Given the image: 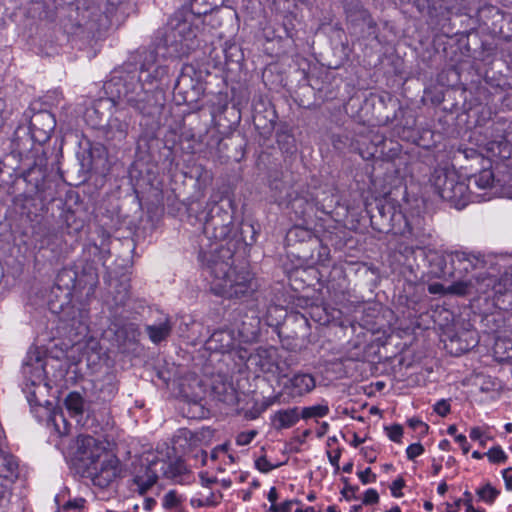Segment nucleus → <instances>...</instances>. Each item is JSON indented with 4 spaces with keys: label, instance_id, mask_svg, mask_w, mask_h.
<instances>
[{
    "label": "nucleus",
    "instance_id": "1",
    "mask_svg": "<svg viewBox=\"0 0 512 512\" xmlns=\"http://www.w3.org/2000/svg\"><path fill=\"white\" fill-rule=\"evenodd\" d=\"M137 71L130 64H123L115 69L104 83L107 99L100 100L93 108L98 113L100 108L115 106V99L132 108L137 114L154 118L162 113L165 94L159 89H152L137 79Z\"/></svg>",
    "mask_w": 512,
    "mask_h": 512
},
{
    "label": "nucleus",
    "instance_id": "2",
    "mask_svg": "<svg viewBox=\"0 0 512 512\" xmlns=\"http://www.w3.org/2000/svg\"><path fill=\"white\" fill-rule=\"evenodd\" d=\"M199 260L212 277L211 291L227 299H240L256 291L257 284L251 272L245 267L233 266V249L215 247L204 250L201 244Z\"/></svg>",
    "mask_w": 512,
    "mask_h": 512
},
{
    "label": "nucleus",
    "instance_id": "3",
    "mask_svg": "<svg viewBox=\"0 0 512 512\" xmlns=\"http://www.w3.org/2000/svg\"><path fill=\"white\" fill-rule=\"evenodd\" d=\"M11 155L0 160V184L13 185L17 178H22L26 184L24 194L28 198H37L41 202H51L57 194L58 180L49 166L45 150L36 153L33 162L20 174H15L16 168L8 162L13 160Z\"/></svg>",
    "mask_w": 512,
    "mask_h": 512
},
{
    "label": "nucleus",
    "instance_id": "4",
    "mask_svg": "<svg viewBox=\"0 0 512 512\" xmlns=\"http://www.w3.org/2000/svg\"><path fill=\"white\" fill-rule=\"evenodd\" d=\"M75 466L82 477L89 478L93 485L102 489L107 488L121 473L119 459L103 442L90 435L77 438Z\"/></svg>",
    "mask_w": 512,
    "mask_h": 512
},
{
    "label": "nucleus",
    "instance_id": "5",
    "mask_svg": "<svg viewBox=\"0 0 512 512\" xmlns=\"http://www.w3.org/2000/svg\"><path fill=\"white\" fill-rule=\"evenodd\" d=\"M199 26L185 19L183 13H174L167 24L154 36V51L163 50L164 57L177 58L188 55L197 46Z\"/></svg>",
    "mask_w": 512,
    "mask_h": 512
},
{
    "label": "nucleus",
    "instance_id": "6",
    "mask_svg": "<svg viewBox=\"0 0 512 512\" xmlns=\"http://www.w3.org/2000/svg\"><path fill=\"white\" fill-rule=\"evenodd\" d=\"M367 213L369 214L371 226L379 233H393L407 235L415 238L416 247L426 243L425 235L421 237L414 232V229L407 222L404 214L398 210L392 203L384 199H376L374 205L368 204Z\"/></svg>",
    "mask_w": 512,
    "mask_h": 512
},
{
    "label": "nucleus",
    "instance_id": "7",
    "mask_svg": "<svg viewBox=\"0 0 512 512\" xmlns=\"http://www.w3.org/2000/svg\"><path fill=\"white\" fill-rule=\"evenodd\" d=\"M124 64H130L137 71V79L146 86L159 89L164 94L169 88L170 67L158 61L156 51L139 49Z\"/></svg>",
    "mask_w": 512,
    "mask_h": 512
},
{
    "label": "nucleus",
    "instance_id": "8",
    "mask_svg": "<svg viewBox=\"0 0 512 512\" xmlns=\"http://www.w3.org/2000/svg\"><path fill=\"white\" fill-rule=\"evenodd\" d=\"M430 182L435 192L458 210L465 208L471 202V194L468 193L470 186L460 180L454 168L436 167L431 174Z\"/></svg>",
    "mask_w": 512,
    "mask_h": 512
},
{
    "label": "nucleus",
    "instance_id": "9",
    "mask_svg": "<svg viewBox=\"0 0 512 512\" xmlns=\"http://www.w3.org/2000/svg\"><path fill=\"white\" fill-rule=\"evenodd\" d=\"M208 202L207 212L204 216L203 234L206 240H214L215 244L210 245V249L216 247L218 241L228 242L233 232V215L230 211L231 204L229 201L225 202Z\"/></svg>",
    "mask_w": 512,
    "mask_h": 512
},
{
    "label": "nucleus",
    "instance_id": "10",
    "mask_svg": "<svg viewBox=\"0 0 512 512\" xmlns=\"http://www.w3.org/2000/svg\"><path fill=\"white\" fill-rule=\"evenodd\" d=\"M286 207L295 219L302 220L305 224L312 222L317 217V213L330 214L332 205L325 204L323 200H317L313 197V192L309 188L300 187L291 189L286 195Z\"/></svg>",
    "mask_w": 512,
    "mask_h": 512
},
{
    "label": "nucleus",
    "instance_id": "11",
    "mask_svg": "<svg viewBox=\"0 0 512 512\" xmlns=\"http://www.w3.org/2000/svg\"><path fill=\"white\" fill-rule=\"evenodd\" d=\"M342 6L350 33L365 40H378V24L361 0H342Z\"/></svg>",
    "mask_w": 512,
    "mask_h": 512
},
{
    "label": "nucleus",
    "instance_id": "12",
    "mask_svg": "<svg viewBox=\"0 0 512 512\" xmlns=\"http://www.w3.org/2000/svg\"><path fill=\"white\" fill-rule=\"evenodd\" d=\"M467 180L470 186L468 193L471 194V202L490 200L500 193L502 188L500 179L495 177L490 165L486 167L483 164L482 169L469 175Z\"/></svg>",
    "mask_w": 512,
    "mask_h": 512
},
{
    "label": "nucleus",
    "instance_id": "13",
    "mask_svg": "<svg viewBox=\"0 0 512 512\" xmlns=\"http://www.w3.org/2000/svg\"><path fill=\"white\" fill-rule=\"evenodd\" d=\"M252 120L255 129L265 139H269L276 128L278 115L270 99L256 93L251 103Z\"/></svg>",
    "mask_w": 512,
    "mask_h": 512
},
{
    "label": "nucleus",
    "instance_id": "14",
    "mask_svg": "<svg viewBox=\"0 0 512 512\" xmlns=\"http://www.w3.org/2000/svg\"><path fill=\"white\" fill-rule=\"evenodd\" d=\"M286 242L293 249L292 253L303 260L313 259L314 251L321 247L320 239L304 225L290 228L286 234Z\"/></svg>",
    "mask_w": 512,
    "mask_h": 512
},
{
    "label": "nucleus",
    "instance_id": "15",
    "mask_svg": "<svg viewBox=\"0 0 512 512\" xmlns=\"http://www.w3.org/2000/svg\"><path fill=\"white\" fill-rule=\"evenodd\" d=\"M452 283L468 282L475 274L486 269L487 262L482 256L455 251L451 255Z\"/></svg>",
    "mask_w": 512,
    "mask_h": 512
},
{
    "label": "nucleus",
    "instance_id": "16",
    "mask_svg": "<svg viewBox=\"0 0 512 512\" xmlns=\"http://www.w3.org/2000/svg\"><path fill=\"white\" fill-rule=\"evenodd\" d=\"M115 111L111 114L108 122L103 125L101 122L96 125L101 129L103 138L113 147L122 144L128 136L132 117L124 107L113 106Z\"/></svg>",
    "mask_w": 512,
    "mask_h": 512
},
{
    "label": "nucleus",
    "instance_id": "17",
    "mask_svg": "<svg viewBox=\"0 0 512 512\" xmlns=\"http://www.w3.org/2000/svg\"><path fill=\"white\" fill-rule=\"evenodd\" d=\"M495 277L489 275L485 270L475 274L473 279L468 282H460L448 286L449 294L456 296H467L472 294L487 295V298H493Z\"/></svg>",
    "mask_w": 512,
    "mask_h": 512
},
{
    "label": "nucleus",
    "instance_id": "18",
    "mask_svg": "<svg viewBox=\"0 0 512 512\" xmlns=\"http://www.w3.org/2000/svg\"><path fill=\"white\" fill-rule=\"evenodd\" d=\"M79 287L78 273L70 268L61 269L53 285V293L61 292L62 299L51 301V312L59 313L64 311L65 305L70 304L72 291Z\"/></svg>",
    "mask_w": 512,
    "mask_h": 512
},
{
    "label": "nucleus",
    "instance_id": "19",
    "mask_svg": "<svg viewBox=\"0 0 512 512\" xmlns=\"http://www.w3.org/2000/svg\"><path fill=\"white\" fill-rule=\"evenodd\" d=\"M60 319L66 323L70 339L79 342L85 338L89 332L88 311L86 309L76 308L70 304L65 305L64 311L58 313Z\"/></svg>",
    "mask_w": 512,
    "mask_h": 512
},
{
    "label": "nucleus",
    "instance_id": "20",
    "mask_svg": "<svg viewBox=\"0 0 512 512\" xmlns=\"http://www.w3.org/2000/svg\"><path fill=\"white\" fill-rule=\"evenodd\" d=\"M45 380L30 379L27 380L23 392L33 412H37L38 408H43L45 414L38 417H50L54 410V403L50 401L47 396L50 386L44 382Z\"/></svg>",
    "mask_w": 512,
    "mask_h": 512
},
{
    "label": "nucleus",
    "instance_id": "21",
    "mask_svg": "<svg viewBox=\"0 0 512 512\" xmlns=\"http://www.w3.org/2000/svg\"><path fill=\"white\" fill-rule=\"evenodd\" d=\"M315 386L316 381L311 374L298 372L283 383L281 392L273 397L272 402L280 403L283 395L290 398L302 397L310 393Z\"/></svg>",
    "mask_w": 512,
    "mask_h": 512
},
{
    "label": "nucleus",
    "instance_id": "22",
    "mask_svg": "<svg viewBox=\"0 0 512 512\" xmlns=\"http://www.w3.org/2000/svg\"><path fill=\"white\" fill-rule=\"evenodd\" d=\"M194 381L199 386V392H189V387L181 384L180 393L184 401L180 409L183 416L188 419H203L207 416L208 410L202 403L204 397L200 382L196 379Z\"/></svg>",
    "mask_w": 512,
    "mask_h": 512
},
{
    "label": "nucleus",
    "instance_id": "23",
    "mask_svg": "<svg viewBox=\"0 0 512 512\" xmlns=\"http://www.w3.org/2000/svg\"><path fill=\"white\" fill-rule=\"evenodd\" d=\"M258 230L250 222H241L237 228L233 226V232L225 245H216V247H229L233 249V255L247 247L252 246L256 242Z\"/></svg>",
    "mask_w": 512,
    "mask_h": 512
},
{
    "label": "nucleus",
    "instance_id": "24",
    "mask_svg": "<svg viewBox=\"0 0 512 512\" xmlns=\"http://www.w3.org/2000/svg\"><path fill=\"white\" fill-rule=\"evenodd\" d=\"M118 392V379L114 372L108 371L91 381V394L95 401L109 402Z\"/></svg>",
    "mask_w": 512,
    "mask_h": 512
},
{
    "label": "nucleus",
    "instance_id": "25",
    "mask_svg": "<svg viewBox=\"0 0 512 512\" xmlns=\"http://www.w3.org/2000/svg\"><path fill=\"white\" fill-rule=\"evenodd\" d=\"M451 255L452 252L442 253L438 251H430L426 255L428 263L427 276L429 278L452 281V274H450V271L452 270Z\"/></svg>",
    "mask_w": 512,
    "mask_h": 512
},
{
    "label": "nucleus",
    "instance_id": "26",
    "mask_svg": "<svg viewBox=\"0 0 512 512\" xmlns=\"http://www.w3.org/2000/svg\"><path fill=\"white\" fill-rule=\"evenodd\" d=\"M55 127V117L51 112L47 110H41L37 113H34L29 123L31 137H33L38 142H44L48 140Z\"/></svg>",
    "mask_w": 512,
    "mask_h": 512
},
{
    "label": "nucleus",
    "instance_id": "27",
    "mask_svg": "<svg viewBox=\"0 0 512 512\" xmlns=\"http://www.w3.org/2000/svg\"><path fill=\"white\" fill-rule=\"evenodd\" d=\"M276 360L277 350L274 347L259 348L255 353L249 354L247 363L258 366L260 371L264 373L273 372V368H275L279 377L286 378L287 374L284 372L283 368L277 364Z\"/></svg>",
    "mask_w": 512,
    "mask_h": 512
},
{
    "label": "nucleus",
    "instance_id": "28",
    "mask_svg": "<svg viewBox=\"0 0 512 512\" xmlns=\"http://www.w3.org/2000/svg\"><path fill=\"white\" fill-rule=\"evenodd\" d=\"M100 21L101 15H93L84 23L78 24L75 34L83 45L94 48L95 44L105 36V28Z\"/></svg>",
    "mask_w": 512,
    "mask_h": 512
},
{
    "label": "nucleus",
    "instance_id": "29",
    "mask_svg": "<svg viewBox=\"0 0 512 512\" xmlns=\"http://www.w3.org/2000/svg\"><path fill=\"white\" fill-rule=\"evenodd\" d=\"M46 358L38 348L30 349L24 359L22 371L26 380L35 379L45 380L46 378Z\"/></svg>",
    "mask_w": 512,
    "mask_h": 512
},
{
    "label": "nucleus",
    "instance_id": "30",
    "mask_svg": "<svg viewBox=\"0 0 512 512\" xmlns=\"http://www.w3.org/2000/svg\"><path fill=\"white\" fill-rule=\"evenodd\" d=\"M371 143L374 149L369 154L373 158L389 162L397 158L401 152V145L398 142L386 139L383 135H374Z\"/></svg>",
    "mask_w": 512,
    "mask_h": 512
},
{
    "label": "nucleus",
    "instance_id": "31",
    "mask_svg": "<svg viewBox=\"0 0 512 512\" xmlns=\"http://www.w3.org/2000/svg\"><path fill=\"white\" fill-rule=\"evenodd\" d=\"M158 464H161L160 471L163 477L172 480L174 483L183 484L185 478L190 476V470L181 457L161 461Z\"/></svg>",
    "mask_w": 512,
    "mask_h": 512
},
{
    "label": "nucleus",
    "instance_id": "32",
    "mask_svg": "<svg viewBox=\"0 0 512 512\" xmlns=\"http://www.w3.org/2000/svg\"><path fill=\"white\" fill-rule=\"evenodd\" d=\"M130 299V285L126 281H119L111 291V296L107 300L109 308L114 316L121 314L120 308H124Z\"/></svg>",
    "mask_w": 512,
    "mask_h": 512
},
{
    "label": "nucleus",
    "instance_id": "33",
    "mask_svg": "<svg viewBox=\"0 0 512 512\" xmlns=\"http://www.w3.org/2000/svg\"><path fill=\"white\" fill-rule=\"evenodd\" d=\"M212 10L213 5L208 0H188V2L175 13H183L185 19H189L192 23H195V20H199Z\"/></svg>",
    "mask_w": 512,
    "mask_h": 512
},
{
    "label": "nucleus",
    "instance_id": "34",
    "mask_svg": "<svg viewBox=\"0 0 512 512\" xmlns=\"http://www.w3.org/2000/svg\"><path fill=\"white\" fill-rule=\"evenodd\" d=\"M194 72L193 66H185L182 69L173 87L174 99L202 85L198 79L192 77V73Z\"/></svg>",
    "mask_w": 512,
    "mask_h": 512
},
{
    "label": "nucleus",
    "instance_id": "35",
    "mask_svg": "<svg viewBox=\"0 0 512 512\" xmlns=\"http://www.w3.org/2000/svg\"><path fill=\"white\" fill-rule=\"evenodd\" d=\"M276 141L280 150L286 154L297 151L296 139L292 127L286 122H280L276 128Z\"/></svg>",
    "mask_w": 512,
    "mask_h": 512
},
{
    "label": "nucleus",
    "instance_id": "36",
    "mask_svg": "<svg viewBox=\"0 0 512 512\" xmlns=\"http://www.w3.org/2000/svg\"><path fill=\"white\" fill-rule=\"evenodd\" d=\"M64 405L70 416L76 418L78 423L81 422L85 413H87V417H89L90 411L89 408L86 407V401L77 391H72L66 396Z\"/></svg>",
    "mask_w": 512,
    "mask_h": 512
},
{
    "label": "nucleus",
    "instance_id": "37",
    "mask_svg": "<svg viewBox=\"0 0 512 512\" xmlns=\"http://www.w3.org/2000/svg\"><path fill=\"white\" fill-rule=\"evenodd\" d=\"M300 419L298 407L281 409L271 418L272 425L276 430L288 429L293 427Z\"/></svg>",
    "mask_w": 512,
    "mask_h": 512
},
{
    "label": "nucleus",
    "instance_id": "38",
    "mask_svg": "<svg viewBox=\"0 0 512 512\" xmlns=\"http://www.w3.org/2000/svg\"><path fill=\"white\" fill-rule=\"evenodd\" d=\"M485 150L488 156L509 159L512 155V144L504 134H499L495 139L487 142Z\"/></svg>",
    "mask_w": 512,
    "mask_h": 512
},
{
    "label": "nucleus",
    "instance_id": "39",
    "mask_svg": "<svg viewBox=\"0 0 512 512\" xmlns=\"http://www.w3.org/2000/svg\"><path fill=\"white\" fill-rule=\"evenodd\" d=\"M207 345L210 350L225 353L233 345L232 334L226 330H217L207 340Z\"/></svg>",
    "mask_w": 512,
    "mask_h": 512
},
{
    "label": "nucleus",
    "instance_id": "40",
    "mask_svg": "<svg viewBox=\"0 0 512 512\" xmlns=\"http://www.w3.org/2000/svg\"><path fill=\"white\" fill-rule=\"evenodd\" d=\"M78 281L80 289L87 288V295L94 293L99 283V277L97 269L93 264H86L83 267L81 274H78Z\"/></svg>",
    "mask_w": 512,
    "mask_h": 512
},
{
    "label": "nucleus",
    "instance_id": "41",
    "mask_svg": "<svg viewBox=\"0 0 512 512\" xmlns=\"http://www.w3.org/2000/svg\"><path fill=\"white\" fill-rule=\"evenodd\" d=\"M145 331L148 334L150 340L158 344L165 340L172 331V326L168 320L159 323V324H153V325H146Z\"/></svg>",
    "mask_w": 512,
    "mask_h": 512
},
{
    "label": "nucleus",
    "instance_id": "42",
    "mask_svg": "<svg viewBox=\"0 0 512 512\" xmlns=\"http://www.w3.org/2000/svg\"><path fill=\"white\" fill-rule=\"evenodd\" d=\"M61 218L63 219L68 234L80 232L84 227V221L78 218L74 211L66 209L63 211Z\"/></svg>",
    "mask_w": 512,
    "mask_h": 512
},
{
    "label": "nucleus",
    "instance_id": "43",
    "mask_svg": "<svg viewBox=\"0 0 512 512\" xmlns=\"http://www.w3.org/2000/svg\"><path fill=\"white\" fill-rule=\"evenodd\" d=\"M225 64H239L243 60V53L239 45L235 43H225L223 49Z\"/></svg>",
    "mask_w": 512,
    "mask_h": 512
},
{
    "label": "nucleus",
    "instance_id": "44",
    "mask_svg": "<svg viewBox=\"0 0 512 512\" xmlns=\"http://www.w3.org/2000/svg\"><path fill=\"white\" fill-rule=\"evenodd\" d=\"M203 91H204V88H203V84H202V85L194 88L193 90L185 93L184 95L177 97L175 99V101L177 102L178 105L186 104L188 106L193 107L195 104L198 103V101L203 96Z\"/></svg>",
    "mask_w": 512,
    "mask_h": 512
},
{
    "label": "nucleus",
    "instance_id": "45",
    "mask_svg": "<svg viewBox=\"0 0 512 512\" xmlns=\"http://www.w3.org/2000/svg\"><path fill=\"white\" fill-rule=\"evenodd\" d=\"M378 100H379V103L381 106L389 105L391 108L394 109V112L392 115L387 114L383 117V122L385 124L393 123L394 120L397 118L396 110H401L399 101L389 94L386 96H379Z\"/></svg>",
    "mask_w": 512,
    "mask_h": 512
},
{
    "label": "nucleus",
    "instance_id": "46",
    "mask_svg": "<svg viewBox=\"0 0 512 512\" xmlns=\"http://www.w3.org/2000/svg\"><path fill=\"white\" fill-rule=\"evenodd\" d=\"M329 413V408L326 405H315L311 407H304L300 412V418L309 419L313 417H324Z\"/></svg>",
    "mask_w": 512,
    "mask_h": 512
},
{
    "label": "nucleus",
    "instance_id": "47",
    "mask_svg": "<svg viewBox=\"0 0 512 512\" xmlns=\"http://www.w3.org/2000/svg\"><path fill=\"white\" fill-rule=\"evenodd\" d=\"M479 18L485 25H487V19L491 16L496 18L495 22H492L493 25H496L498 20H503V15L501 11L495 6H485L479 9Z\"/></svg>",
    "mask_w": 512,
    "mask_h": 512
},
{
    "label": "nucleus",
    "instance_id": "48",
    "mask_svg": "<svg viewBox=\"0 0 512 512\" xmlns=\"http://www.w3.org/2000/svg\"><path fill=\"white\" fill-rule=\"evenodd\" d=\"M478 496L488 504H492L500 494L499 490L487 483L482 488L477 490Z\"/></svg>",
    "mask_w": 512,
    "mask_h": 512
},
{
    "label": "nucleus",
    "instance_id": "49",
    "mask_svg": "<svg viewBox=\"0 0 512 512\" xmlns=\"http://www.w3.org/2000/svg\"><path fill=\"white\" fill-rule=\"evenodd\" d=\"M511 296L510 291L506 286L503 285V280L500 277L499 279L495 278V285L493 291V299L499 303L501 297Z\"/></svg>",
    "mask_w": 512,
    "mask_h": 512
},
{
    "label": "nucleus",
    "instance_id": "50",
    "mask_svg": "<svg viewBox=\"0 0 512 512\" xmlns=\"http://www.w3.org/2000/svg\"><path fill=\"white\" fill-rule=\"evenodd\" d=\"M486 455L492 463H503L507 460V455L500 446L492 447Z\"/></svg>",
    "mask_w": 512,
    "mask_h": 512
},
{
    "label": "nucleus",
    "instance_id": "51",
    "mask_svg": "<svg viewBox=\"0 0 512 512\" xmlns=\"http://www.w3.org/2000/svg\"><path fill=\"white\" fill-rule=\"evenodd\" d=\"M195 170L198 173L197 182L199 187H207L212 182V173L202 166L197 167Z\"/></svg>",
    "mask_w": 512,
    "mask_h": 512
},
{
    "label": "nucleus",
    "instance_id": "52",
    "mask_svg": "<svg viewBox=\"0 0 512 512\" xmlns=\"http://www.w3.org/2000/svg\"><path fill=\"white\" fill-rule=\"evenodd\" d=\"M132 482L137 486L135 491L141 496H144L154 486L152 480L143 482V479L140 476H134Z\"/></svg>",
    "mask_w": 512,
    "mask_h": 512
},
{
    "label": "nucleus",
    "instance_id": "53",
    "mask_svg": "<svg viewBox=\"0 0 512 512\" xmlns=\"http://www.w3.org/2000/svg\"><path fill=\"white\" fill-rule=\"evenodd\" d=\"M313 197H316L317 200H323L325 201V204H331L332 209L335 206V197L334 194L331 191H326L324 189H314L313 191Z\"/></svg>",
    "mask_w": 512,
    "mask_h": 512
},
{
    "label": "nucleus",
    "instance_id": "54",
    "mask_svg": "<svg viewBox=\"0 0 512 512\" xmlns=\"http://www.w3.org/2000/svg\"><path fill=\"white\" fill-rule=\"evenodd\" d=\"M332 143L335 149L342 151L351 146L352 140L347 135L337 134L332 136Z\"/></svg>",
    "mask_w": 512,
    "mask_h": 512
},
{
    "label": "nucleus",
    "instance_id": "55",
    "mask_svg": "<svg viewBox=\"0 0 512 512\" xmlns=\"http://www.w3.org/2000/svg\"><path fill=\"white\" fill-rule=\"evenodd\" d=\"M157 464L158 462H152L150 465L145 467L143 473H138L135 476H140L143 479V482H147V480H152L153 485H155L158 480V474L155 470H153L152 466Z\"/></svg>",
    "mask_w": 512,
    "mask_h": 512
},
{
    "label": "nucleus",
    "instance_id": "56",
    "mask_svg": "<svg viewBox=\"0 0 512 512\" xmlns=\"http://www.w3.org/2000/svg\"><path fill=\"white\" fill-rule=\"evenodd\" d=\"M342 481L344 483V487L343 489L341 490V495L346 499V500H350V499H357V497L355 496V493L358 491L359 487L358 486H352L350 485L349 483V479L346 478V477H343L342 478Z\"/></svg>",
    "mask_w": 512,
    "mask_h": 512
},
{
    "label": "nucleus",
    "instance_id": "57",
    "mask_svg": "<svg viewBox=\"0 0 512 512\" xmlns=\"http://www.w3.org/2000/svg\"><path fill=\"white\" fill-rule=\"evenodd\" d=\"M463 153L467 159H471L472 161H475L476 163H479L481 165L490 164V160L488 158H485L482 155V153L478 152L475 149H465L463 151Z\"/></svg>",
    "mask_w": 512,
    "mask_h": 512
},
{
    "label": "nucleus",
    "instance_id": "58",
    "mask_svg": "<svg viewBox=\"0 0 512 512\" xmlns=\"http://www.w3.org/2000/svg\"><path fill=\"white\" fill-rule=\"evenodd\" d=\"M257 435L256 430H250L241 432L236 437V444L239 446H245L251 443L254 437Z\"/></svg>",
    "mask_w": 512,
    "mask_h": 512
},
{
    "label": "nucleus",
    "instance_id": "59",
    "mask_svg": "<svg viewBox=\"0 0 512 512\" xmlns=\"http://www.w3.org/2000/svg\"><path fill=\"white\" fill-rule=\"evenodd\" d=\"M256 468L262 473H268L271 470L280 466V464L272 465L266 458V456H261L255 461Z\"/></svg>",
    "mask_w": 512,
    "mask_h": 512
},
{
    "label": "nucleus",
    "instance_id": "60",
    "mask_svg": "<svg viewBox=\"0 0 512 512\" xmlns=\"http://www.w3.org/2000/svg\"><path fill=\"white\" fill-rule=\"evenodd\" d=\"M388 432V437L390 440L399 443L401 441V437L403 435V428L399 424H394L390 427H385Z\"/></svg>",
    "mask_w": 512,
    "mask_h": 512
},
{
    "label": "nucleus",
    "instance_id": "61",
    "mask_svg": "<svg viewBox=\"0 0 512 512\" xmlns=\"http://www.w3.org/2000/svg\"><path fill=\"white\" fill-rule=\"evenodd\" d=\"M178 503L179 499L176 491L174 490L169 491L163 498V506L166 509L174 508L178 505Z\"/></svg>",
    "mask_w": 512,
    "mask_h": 512
},
{
    "label": "nucleus",
    "instance_id": "62",
    "mask_svg": "<svg viewBox=\"0 0 512 512\" xmlns=\"http://www.w3.org/2000/svg\"><path fill=\"white\" fill-rule=\"evenodd\" d=\"M450 409V403L446 399H441L434 405V411L441 417H445L447 414H449Z\"/></svg>",
    "mask_w": 512,
    "mask_h": 512
},
{
    "label": "nucleus",
    "instance_id": "63",
    "mask_svg": "<svg viewBox=\"0 0 512 512\" xmlns=\"http://www.w3.org/2000/svg\"><path fill=\"white\" fill-rule=\"evenodd\" d=\"M424 452V447L420 443H413L406 449L407 458L414 460Z\"/></svg>",
    "mask_w": 512,
    "mask_h": 512
},
{
    "label": "nucleus",
    "instance_id": "64",
    "mask_svg": "<svg viewBox=\"0 0 512 512\" xmlns=\"http://www.w3.org/2000/svg\"><path fill=\"white\" fill-rule=\"evenodd\" d=\"M379 502V494L375 489H368L363 497L364 505H373Z\"/></svg>",
    "mask_w": 512,
    "mask_h": 512
}]
</instances>
